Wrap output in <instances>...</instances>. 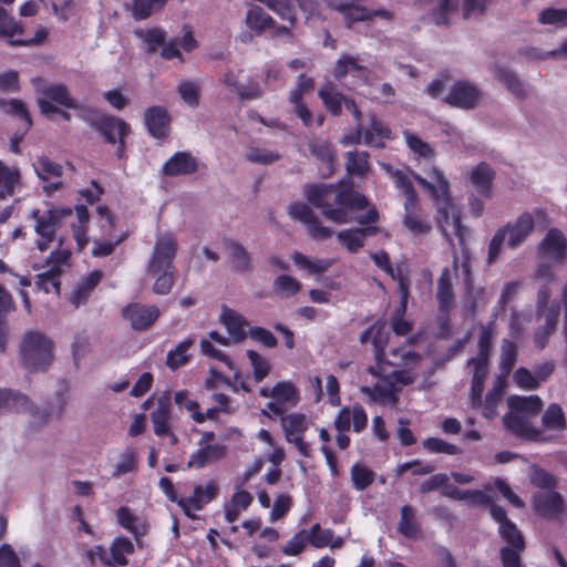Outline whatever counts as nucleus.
<instances>
[{"label":"nucleus","mask_w":567,"mask_h":567,"mask_svg":"<svg viewBox=\"0 0 567 567\" xmlns=\"http://www.w3.org/2000/svg\"><path fill=\"white\" fill-rule=\"evenodd\" d=\"M307 200L321 210L323 217L336 224H348L355 220L360 225L374 224L379 220V212L373 206L364 215L353 219V214L369 207L365 195L354 189L350 179H341L336 184L308 185L305 188Z\"/></svg>","instance_id":"1"},{"label":"nucleus","mask_w":567,"mask_h":567,"mask_svg":"<svg viewBox=\"0 0 567 567\" xmlns=\"http://www.w3.org/2000/svg\"><path fill=\"white\" fill-rule=\"evenodd\" d=\"M430 177L433 182L416 175V182L430 194L434 206L437 210V224L444 237L452 243L451 235L447 233L450 219L454 228V235L458 240L460 248H468L466 238L468 236V228L462 224L461 214L455 209L450 194V183L445 178L443 172L433 166L430 172Z\"/></svg>","instance_id":"2"},{"label":"nucleus","mask_w":567,"mask_h":567,"mask_svg":"<svg viewBox=\"0 0 567 567\" xmlns=\"http://www.w3.org/2000/svg\"><path fill=\"white\" fill-rule=\"evenodd\" d=\"M177 252V243L172 234L159 236L150 257L146 272L156 277L153 292L159 296L168 295L175 284L174 259Z\"/></svg>","instance_id":"3"},{"label":"nucleus","mask_w":567,"mask_h":567,"mask_svg":"<svg viewBox=\"0 0 567 567\" xmlns=\"http://www.w3.org/2000/svg\"><path fill=\"white\" fill-rule=\"evenodd\" d=\"M489 514L498 524V535L506 543L499 549V558L503 567H523L522 554L526 549V540L517 525L507 517L504 507L496 505L491 499Z\"/></svg>","instance_id":"4"},{"label":"nucleus","mask_w":567,"mask_h":567,"mask_svg":"<svg viewBox=\"0 0 567 567\" xmlns=\"http://www.w3.org/2000/svg\"><path fill=\"white\" fill-rule=\"evenodd\" d=\"M535 228L534 217L530 213L520 214L514 223H507L493 235L487 250L486 262L494 264L503 251L505 240L511 249L518 248Z\"/></svg>","instance_id":"5"},{"label":"nucleus","mask_w":567,"mask_h":567,"mask_svg":"<svg viewBox=\"0 0 567 567\" xmlns=\"http://www.w3.org/2000/svg\"><path fill=\"white\" fill-rule=\"evenodd\" d=\"M20 353L29 371H44L52 362L53 344L43 333L29 331L23 337Z\"/></svg>","instance_id":"6"},{"label":"nucleus","mask_w":567,"mask_h":567,"mask_svg":"<svg viewBox=\"0 0 567 567\" xmlns=\"http://www.w3.org/2000/svg\"><path fill=\"white\" fill-rule=\"evenodd\" d=\"M32 84L37 92L42 95V97L38 99V106L44 115L58 112V105L69 110H81L82 112L85 109L72 97L68 86L63 83L47 85L42 78H34L32 79Z\"/></svg>","instance_id":"7"},{"label":"nucleus","mask_w":567,"mask_h":567,"mask_svg":"<svg viewBox=\"0 0 567 567\" xmlns=\"http://www.w3.org/2000/svg\"><path fill=\"white\" fill-rule=\"evenodd\" d=\"M441 488V494L444 497L465 501L468 499L478 506H486L491 504V496L480 489L462 491L457 486L450 484V477L445 473H437L431 475L427 480L423 481L420 485V492L427 494L430 492Z\"/></svg>","instance_id":"8"},{"label":"nucleus","mask_w":567,"mask_h":567,"mask_svg":"<svg viewBox=\"0 0 567 567\" xmlns=\"http://www.w3.org/2000/svg\"><path fill=\"white\" fill-rule=\"evenodd\" d=\"M80 118L95 130L106 144L115 145L116 134L117 137H127L131 134V126L124 120L111 114L100 113L93 107L83 109Z\"/></svg>","instance_id":"9"},{"label":"nucleus","mask_w":567,"mask_h":567,"mask_svg":"<svg viewBox=\"0 0 567 567\" xmlns=\"http://www.w3.org/2000/svg\"><path fill=\"white\" fill-rule=\"evenodd\" d=\"M48 35L49 32L44 27H39L33 37L28 35L22 23L0 6V39L6 40L11 47L40 45Z\"/></svg>","instance_id":"10"},{"label":"nucleus","mask_w":567,"mask_h":567,"mask_svg":"<svg viewBox=\"0 0 567 567\" xmlns=\"http://www.w3.org/2000/svg\"><path fill=\"white\" fill-rule=\"evenodd\" d=\"M72 215L71 208L52 207L41 214L39 209L32 212V218L35 221L34 230L40 239L37 241V248L40 251H47L55 240L56 233L61 227L62 220Z\"/></svg>","instance_id":"11"},{"label":"nucleus","mask_w":567,"mask_h":567,"mask_svg":"<svg viewBox=\"0 0 567 567\" xmlns=\"http://www.w3.org/2000/svg\"><path fill=\"white\" fill-rule=\"evenodd\" d=\"M482 99L483 92L475 83L468 80H457L442 101L452 107L468 111L476 109Z\"/></svg>","instance_id":"12"},{"label":"nucleus","mask_w":567,"mask_h":567,"mask_svg":"<svg viewBox=\"0 0 567 567\" xmlns=\"http://www.w3.org/2000/svg\"><path fill=\"white\" fill-rule=\"evenodd\" d=\"M219 485L216 480H209L205 484L194 485L193 494L179 502L182 512L190 519H195V512L202 511L207 504L218 497Z\"/></svg>","instance_id":"13"},{"label":"nucleus","mask_w":567,"mask_h":567,"mask_svg":"<svg viewBox=\"0 0 567 567\" xmlns=\"http://www.w3.org/2000/svg\"><path fill=\"white\" fill-rule=\"evenodd\" d=\"M161 311L155 305L131 302L122 309V317L134 331H147L158 320Z\"/></svg>","instance_id":"14"},{"label":"nucleus","mask_w":567,"mask_h":567,"mask_svg":"<svg viewBox=\"0 0 567 567\" xmlns=\"http://www.w3.org/2000/svg\"><path fill=\"white\" fill-rule=\"evenodd\" d=\"M288 214L292 219L307 226L308 234L316 240H324L332 236L333 231L323 226L309 205L301 202L290 204Z\"/></svg>","instance_id":"15"},{"label":"nucleus","mask_w":567,"mask_h":567,"mask_svg":"<svg viewBox=\"0 0 567 567\" xmlns=\"http://www.w3.org/2000/svg\"><path fill=\"white\" fill-rule=\"evenodd\" d=\"M532 507L543 518H559L566 512L563 495L557 491H538L530 498Z\"/></svg>","instance_id":"16"},{"label":"nucleus","mask_w":567,"mask_h":567,"mask_svg":"<svg viewBox=\"0 0 567 567\" xmlns=\"http://www.w3.org/2000/svg\"><path fill=\"white\" fill-rule=\"evenodd\" d=\"M538 254L563 265L567 258V239L558 228H550L538 245Z\"/></svg>","instance_id":"17"},{"label":"nucleus","mask_w":567,"mask_h":567,"mask_svg":"<svg viewBox=\"0 0 567 567\" xmlns=\"http://www.w3.org/2000/svg\"><path fill=\"white\" fill-rule=\"evenodd\" d=\"M245 24L250 32H243L239 39L244 43L251 42L254 37H261L271 27H275V19L261 7L252 6L245 17Z\"/></svg>","instance_id":"18"},{"label":"nucleus","mask_w":567,"mask_h":567,"mask_svg":"<svg viewBox=\"0 0 567 567\" xmlns=\"http://www.w3.org/2000/svg\"><path fill=\"white\" fill-rule=\"evenodd\" d=\"M348 74L352 75L355 83L368 84L371 71L359 63L358 56L342 54L334 63L332 75L336 80L342 81Z\"/></svg>","instance_id":"19"},{"label":"nucleus","mask_w":567,"mask_h":567,"mask_svg":"<svg viewBox=\"0 0 567 567\" xmlns=\"http://www.w3.org/2000/svg\"><path fill=\"white\" fill-rule=\"evenodd\" d=\"M144 122L152 137L164 140L168 136L172 118L166 107L161 105L147 107L144 112Z\"/></svg>","instance_id":"20"},{"label":"nucleus","mask_w":567,"mask_h":567,"mask_svg":"<svg viewBox=\"0 0 567 567\" xmlns=\"http://www.w3.org/2000/svg\"><path fill=\"white\" fill-rule=\"evenodd\" d=\"M351 424L355 433L362 432L368 425V414L360 403L353 404L352 409L342 408L334 419V429L338 432H348Z\"/></svg>","instance_id":"21"},{"label":"nucleus","mask_w":567,"mask_h":567,"mask_svg":"<svg viewBox=\"0 0 567 567\" xmlns=\"http://www.w3.org/2000/svg\"><path fill=\"white\" fill-rule=\"evenodd\" d=\"M503 423L506 430L517 437L533 442L544 441L542 430L536 429L524 415L509 412L504 415Z\"/></svg>","instance_id":"22"},{"label":"nucleus","mask_w":567,"mask_h":567,"mask_svg":"<svg viewBox=\"0 0 567 567\" xmlns=\"http://www.w3.org/2000/svg\"><path fill=\"white\" fill-rule=\"evenodd\" d=\"M226 446L221 443L200 445L188 458L187 467L200 470L219 462L226 456Z\"/></svg>","instance_id":"23"},{"label":"nucleus","mask_w":567,"mask_h":567,"mask_svg":"<svg viewBox=\"0 0 567 567\" xmlns=\"http://www.w3.org/2000/svg\"><path fill=\"white\" fill-rule=\"evenodd\" d=\"M197 169V159L189 152H176L165 162L162 173L168 177H176L194 174Z\"/></svg>","instance_id":"24"},{"label":"nucleus","mask_w":567,"mask_h":567,"mask_svg":"<svg viewBox=\"0 0 567 567\" xmlns=\"http://www.w3.org/2000/svg\"><path fill=\"white\" fill-rule=\"evenodd\" d=\"M496 177L495 169L486 162H481L473 167L470 174V181L476 192L485 197H493V183Z\"/></svg>","instance_id":"25"},{"label":"nucleus","mask_w":567,"mask_h":567,"mask_svg":"<svg viewBox=\"0 0 567 567\" xmlns=\"http://www.w3.org/2000/svg\"><path fill=\"white\" fill-rule=\"evenodd\" d=\"M328 7L341 13L346 21V27L351 29L357 22L370 21L368 8L358 4L354 1L346 0H327Z\"/></svg>","instance_id":"26"},{"label":"nucleus","mask_w":567,"mask_h":567,"mask_svg":"<svg viewBox=\"0 0 567 567\" xmlns=\"http://www.w3.org/2000/svg\"><path fill=\"white\" fill-rule=\"evenodd\" d=\"M224 247L227 250L231 269L239 274H246L252 270V260L247 249L238 241L225 239Z\"/></svg>","instance_id":"27"},{"label":"nucleus","mask_w":567,"mask_h":567,"mask_svg":"<svg viewBox=\"0 0 567 567\" xmlns=\"http://www.w3.org/2000/svg\"><path fill=\"white\" fill-rule=\"evenodd\" d=\"M403 226L413 235H427L432 230L431 223L422 216L419 200L413 206H404Z\"/></svg>","instance_id":"28"},{"label":"nucleus","mask_w":567,"mask_h":567,"mask_svg":"<svg viewBox=\"0 0 567 567\" xmlns=\"http://www.w3.org/2000/svg\"><path fill=\"white\" fill-rule=\"evenodd\" d=\"M385 323L381 320L375 321L372 326L361 332L359 337L360 343L364 344L371 341L373 346L374 357L379 360L384 354L389 338L384 331Z\"/></svg>","instance_id":"29"},{"label":"nucleus","mask_w":567,"mask_h":567,"mask_svg":"<svg viewBox=\"0 0 567 567\" xmlns=\"http://www.w3.org/2000/svg\"><path fill=\"white\" fill-rule=\"evenodd\" d=\"M24 411H31L35 415L30 399L25 394L10 389L0 390V413Z\"/></svg>","instance_id":"30"},{"label":"nucleus","mask_w":567,"mask_h":567,"mask_svg":"<svg viewBox=\"0 0 567 567\" xmlns=\"http://www.w3.org/2000/svg\"><path fill=\"white\" fill-rule=\"evenodd\" d=\"M135 551L134 544L124 536L115 537L110 546V567H125L128 565L127 555Z\"/></svg>","instance_id":"31"},{"label":"nucleus","mask_w":567,"mask_h":567,"mask_svg":"<svg viewBox=\"0 0 567 567\" xmlns=\"http://www.w3.org/2000/svg\"><path fill=\"white\" fill-rule=\"evenodd\" d=\"M436 298L440 312L449 313L454 305L452 276L449 268H444L439 277Z\"/></svg>","instance_id":"32"},{"label":"nucleus","mask_w":567,"mask_h":567,"mask_svg":"<svg viewBox=\"0 0 567 567\" xmlns=\"http://www.w3.org/2000/svg\"><path fill=\"white\" fill-rule=\"evenodd\" d=\"M21 186V174L17 167H9L0 161V200L12 197Z\"/></svg>","instance_id":"33"},{"label":"nucleus","mask_w":567,"mask_h":567,"mask_svg":"<svg viewBox=\"0 0 567 567\" xmlns=\"http://www.w3.org/2000/svg\"><path fill=\"white\" fill-rule=\"evenodd\" d=\"M373 386H362L361 392L370 398L371 401L384 405L390 402L395 404L399 401L398 394L393 388V381L382 380Z\"/></svg>","instance_id":"34"},{"label":"nucleus","mask_w":567,"mask_h":567,"mask_svg":"<svg viewBox=\"0 0 567 567\" xmlns=\"http://www.w3.org/2000/svg\"><path fill=\"white\" fill-rule=\"evenodd\" d=\"M318 96L332 116H339L341 114L342 105L347 96L342 95L332 83L328 82L323 84L318 91Z\"/></svg>","instance_id":"35"},{"label":"nucleus","mask_w":567,"mask_h":567,"mask_svg":"<svg viewBox=\"0 0 567 567\" xmlns=\"http://www.w3.org/2000/svg\"><path fill=\"white\" fill-rule=\"evenodd\" d=\"M308 148L313 157L326 165L329 173L334 171L336 155L330 142L321 138H312L308 142Z\"/></svg>","instance_id":"36"},{"label":"nucleus","mask_w":567,"mask_h":567,"mask_svg":"<svg viewBox=\"0 0 567 567\" xmlns=\"http://www.w3.org/2000/svg\"><path fill=\"white\" fill-rule=\"evenodd\" d=\"M151 420L154 425V433L157 436H165L171 434L173 443H176V435L171 433V405L167 402L159 401L157 408L151 413Z\"/></svg>","instance_id":"37"},{"label":"nucleus","mask_w":567,"mask_h":567,"mask_svg":"<svg viewBox=\"0 0 567 567\" xmlns=\"http://www.w3.org/2000/svg\"><path fill=\"white\" fill-rule=\"evenodd\" d=\"M221 322L235 342H240L246 338V320L235 310L225 308L221 313Z\"/></svg>","instance_id":"38"},{"label":"nucleus","mask_w":567,"mask_h":567,"mask_svg":"<svg viewBox=\"0 0 567 567\" xmlns=\"http://www.w3.org/2000/svg\"><path fill=\"white\" fill-rule=\"evenodd\" d=\"M398 530L408 539H419L421 529L415 518V509L411 505H403L400 509Z\"/></svg>","instance_id":"39"},{"label":"nucleus","mask_w":567,"mask_h":567,"mask_svg":"<svg viewBox=\"0 0 567 567\" xmlns=\"http://www.w3.org/2000/svg\"><path fill=\"white\" fill-rule=\"evenodd\" d=\"M542 425L547 431L563 432L567 429V420L558 403H550L542 415Z\"/></svg>","instance_id":"40"},{"label":"nucleus","mask_w":567,"mask_h":567,"mask_svg":"<svg viewBox=\"0 0 567 567\" xmlns=\"http://www.w3.org/2000/svg\"><path fill=\"white\" fill-rule=\"evenodd\" d=\"M391 138L390 127L381 120L372 116L370 128L364 132V143L370 146L383 147L384 142Z\"/></svg>","instance_id":"41"},{"label":"nucleus","mask_w":567,"mask_h":567,"mask_svg":"<svg viewBox=\"0 0 567 567\" xmlns=\"http://www.w3.org/2000/svg\"><path fill=\"white\" fill-rule=\"evenodd\" d=\"M134 34L145 44V52L147 54L155 53L158 48L165 44L167 33L158 27L151 29H136Z\"/></svg>","instance_id":"42"},{"label":"nucleus","mask_w":567,"mask_h":567,"mask_svg":"<svg viewBox=\"0 0 567 567\" xmlns=\"http://www.w3.org/2000/svg\"><path fill=\"white\" fill-rule=\"evenodd\" d=\"M370 154L367 151H349L346 153V169L349 174L363 177L370 171Z\"/></svg>","instance_id":"43"},{"label":"nucleus","mask_w":567,"mask_h":567,"mask_svg":"<svg viewBox=\"0 0 567 567\" xmlns=\"http://www.w3.org/2000/svg\"><path fill=\"white\" fill-rule=\"evenodd\" d=\"M508 405L511 410L517 414L525 413L536 415L543 408V401L538 395H512L508 398Z\"/></svg>","instance_id":"44"},{"label":"nucleus","mask_w":567,"mask_h":567,"mask_svg":"<svg viewBox=\"0 0 567 567\" xmlns=\"http://www.w3.org/2000/svg\"><path fill=\"white\" fill-rule=\"evenodd\" d=\"M281 426L287 441H291L297 436H303L308 430V421L302 413H291L282 416Z\"/></svg>","instance_id":"45"},{"label":"nucleus","mask_w":567,"mask_h":567,"mask_svg":"<svg viewBox=\"0 0 567 567\" xmlns=\"http://www.w3.org/2000/svg\"><path fill=\"white\" fill-rule=\"evenodd\" d=\"M195 339L188 337L181 341L174 349L169 350L166 355V364L169 369L176 370L189 362L188 350L194 346Z\"/></svg>","instance_id":"46"},{"label":"nucleus","mask_w":567,"mask_h":567,"mask_svg":"<svg viewBox=\"0 0 567 567\" xmlns=\"http://www.w3.org/2000/svg\"><path fill=\"white\" fill-rule=\"evenodd\" d=\"M0 109L8 115L21 120L29 131L33 124L31 115L28 111L27 104L18 99H0Z\"/></svg>","instance_id":"47"},{"label":"nucleus","mask_w":567,"mask_h":567,"mask_svg":"<svg viewBox=\"0 0 567 567\" xmlns=\"http://www.w3.org/2000/svg\"><path fill=\"white\" fill-rule=\"evenodd\" d=\"M271 399L280 402L281 404H289L296 406L300 401V395L297 386L290 381H280L271 389Z\"/></svg>","instance_id":"48"},{"label":"nucleus","mask_w":567,"mask_h":567,"mask_svg":"<svg viewBox=\"0 0 567 567\" xmlns=\"http://www.w3.org/2000/svg\"><path fill=\"white\" fill-rule=\"evenodd\" d=\"M291 259L297 267L307 270L310 275H320L327 271L332 265V260L330 259H311L300 251H295L291 255Z\"/></svg>","instance_id":"49"},{"label":"nucleus","mask_w":567,"mask_h":567,"mask_svg":"<svg viewBox=\"0 0 567 567\" xmlns=\"http://www.w3.org/2000/svg\"><path fill=\"white\" fill-rule=\"evenodd\" d=\"M478 354L476 358H471L467 361L468 365H477L488 368V360L492 348V330L488 327H482L478 338Z\"/></svg>","instance_id":"50"},{"label":"nucleus","mask_w":567,"mask_h":567,"mask_svg":"<svg viewBox=\"0 0 567 567\" xmlns=\"http://www.w3.org/2000/svg\"><path fill=\"white\" fill-rule=\"evenodd\" d=\"M61 272L62 269H60L59 265H51L47 271L37 275L35 285L39 287V289L47 293L51 292L52 290H54L56 293H60Z\"/></svg>","instance_id":"51"},{"label":"nucleus","mask_w":567,"mask_h":567,"mask_svg":"<svg viewBox=\"0 0 567 567\" xmlns=\"http://www.w3.org/2000/svg\"><path fill=\"white\" fill-rule=\"evenodd\" d=\"M392 178L395 187L401 190L405 197L404 206H413V203L419 200V196L410 177L404 172L395 169L392 173Z\"/></svg>","instance_id":"52"},{"label":"nucleus","mask_w":567,"mask_h":567,"mask_svg":"<svg viewBox=\"0 0 567 567\" xmlns=\"http://www.w3.org/2000/svg\"><path fill=\"white\" fill-rule=\"evenodd\" d=\"M472 381L470 389V396L473 406H480L482 404V395L484 392V383L487 377V368L472 365Z\"/></svg>","instance_id":"53"},{"label":"nucleus","mask_w":567,"mask_h":567,"mask_svg":"<svg viewBox=\"0 0 567 567\" xmlns=\"http://www.w3.org/2000/svg\"><path fill=\"white\" fill-rule=\"evenodd\" d=\"M132 16L135 20H145L150 18L155 9H163L167 0H131Z\"/></svg>","instance_id":"54"},{"label":"nucleus","mask_w":567,"mask_h":567,"mask_svg":"<svg viewBox=\"0 0 567 567\" xmlns=\"http://www.w3.org/2000/svg\"><path fill=\"white\" fill-rule=\"evenodd\" d=\"M403 135L408 147L415 155L425 159H432L435 157V150L427 142H424L417 135L411 133L410 131H405Z\"/></svg>","instance_id":"55"},{"label":"nucleus","mask_w":567,"mask_h":567,"mask_svg":"<svg viewBox=\"0 0 567 567\" xmlns=\"http://www.w3.org/2000/svg\"><path fill=\"white\" fill-rule=\"evenodd\" d=\"M34 169L38 177L42 181H48L50 177H61L63 174L62 165L51 161L45 155L38 157Z\"/></svg>","instance_id":"56"},{"label":"nucleus","mask_w":567,"mask_h":567,"mask_svg":"<svg viewBox=\"0 0 567 567\" xmlns=\"http://www.w3.org/2000/svg\"><path fill=\"white\" fill-rule=\"evenodd\" d=\"M371 259L374 264L382 269L386 275H389L393 280L399 282V277H409V271L405 268L396 267L393 268L390 257L386 251L372 252L370 254Z\"/></svg>","instance_id":"57"},{"label":"nucleus","mask_w":567,"mask_h":567,"mask_svg":"<svg viewBox=\"0 0 567 567\" xmlns=\"http://www.w3.org/2000/svg\"><path fill=\"white\" fill-rule=\"evenodd\" d=\"M350 473L357 491H364L374 482V472L360 463L353 464Z\"/></svg>","instance_id":"58"},{"label":"nucleus","mask_w":567,"mask_h":567,"mask_svg":"<svg viewBox=\"0 0 567 567\" xmlns=\"http://www.w3.org/2000/svg\"><path fill=\"white\" fill-rule=\"evenodd\" d=\"M137 470V454L135 450L127 446L120 455V461L113 471L114 477L135 472Z\"/></svg>","instance_id":"59"},{"label":"nucleus","mask_w":567,"mask_h":567,"mask_svg":"<svg viewBox=\"0 0 567 567\" xmlns=\"http://www.w3.org/2000/svg\"><path fill=\"white\" fill-rule=\"evenodd\" d=\"M274 291L281 297H291L301 289V282L289 275H279L272 285Z\"/></svg>","instance_id":"60"},{"label":"nucleus","mask_w":567,"mask_h":567,"mask_svg":"<svg viewBox=\"0 0 567 567\" xmlns=\"http://www.w3.org/2000/svg\"><path fill=\"white\" fill-rule=\"evenodd\" d=\"M422 446L430 453L458 455L462 450L452 443H449L440 437H427L422 441Z\"/></svg>","instance_id":"61"},{"label":"nucleus","mask_w":567,"mask_h":567,"mask_svg":"<svg viewBox=\"0 0 567 567\" xmlns=\"http://www.w3.org/2000/svg\"><path fill=\"white\" fill-rule=\"evenodd\" d=\"M497 79L502 82L506 89L514 94L516 97H524L525 91L520 80L517 75L508 69L499 68L497 70Z\"/></svg>","instance_id":"62"},{"label":"nucleus","mask_w":567,"mask_h":567,"mask_svg":"<svg viewBox=\"0 0 567 567\" xmlns=\"http://www.w3.org/2000/svg\"><path fill=\"white\" fill-rule=\"evenodd\" d=\"M334 533L330 528L322 529L319 523L313 524L308 530L309 544L315 548H323L332 543Z\"/></svg>","instance_id":"63"},{"label":"nucleus","mask_w":567,"mask_h":567,"mask_svg":"<svg viewBox=\"0 0 567 567\" xmlns=\"http://www.w3.org/2000/svg\"><path fill=\"white\" fill-rule=\"evenodd\" d=\"M540 24H551L556 27H567V10L546 8L538 16Z\"/></svg>","instance_id":"64"}]
</instances>
